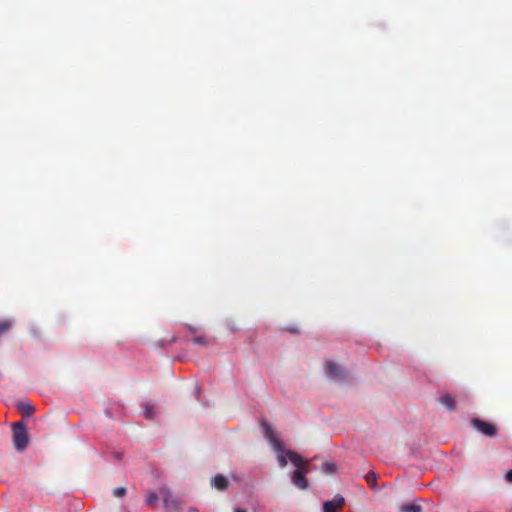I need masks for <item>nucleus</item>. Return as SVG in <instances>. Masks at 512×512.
Wrapping results in <instances>:
<instances>
[{"label":"nucleus","instance_id":"1","mask_svg":"<svg viewBox=\"0 0 512 512\" xmlns=\"http://www.w3.org/2000/svg\"><path fill=\"white\" fill-rule=\"evenodd\" d=\"M288 459L297 467V469L291 475L292 483L301 490H306L309 487V482L306 478V474L310 472L309 460L304 459L297 452L288 450Z\"/></svg>","mask_w":512,"mask_h":512},{"label":"nucleus","instance_id":"21","mask_svg":"<svg viewBox=\"0 0 512 512\" xmlns=\"http://www.w3.org/2000/svg\"><path fill=\"white\" fill-rule=\"evenodd\" d=\"M292 333H298V329H289Z\"/></svg>","mask_w":512,"mask_h":512},{"label":"nucleus","instance_id":"17","mask_svg":"<svg viewBox=\"0 0 512 512\" xmlns=\"http://www.w3.org/2000/svg\"><path fill=\"white\" fill-rule=\"evenodd\" d=\"M113 495L115 497H123L126 495V488L125 487H117L113 490Z\"/></svg>","mask_w":512,"mask_h":512},{"label":"nucleus","instance_id":"3","mask_svg":"<svg viewBox=\"0 0 512 512\" xmlns=\"http://www.w3.org/2000/svg\"><path fill=\"white\" fill-rule=\"evenodd\" d=\"M159 496L162 498L164 507L167 512H180V500L177 496L171 493L168 487H161L159 489Z\"/></svg>","mask_w":512,"mask_h":512},{"label":"nucleus","instance_id":"7","mask_svg":"<svg viewBox=\"0 0 512 512\" xmlns=\"http://www.w3.org/2000/svg\"><path fill=\"white\" fill-rule=\"evenodd\" d=\"M211 485L217 490L224 491L228 488L229 481L225 476L217 474L212 478Z\"/></svg>","mask_w":512,"mask_h":512},{"label":"nucleus","instance_id":"19","mask_svg":"<svg viewBox=\"0 0 512 512\" xmlns=\"http://www.w3.org/2000/svg\"><path fill=\"white\" fill-rule=\"evenodd\" d=\"M505 478L509 483H512V469L506 473Z\"/></svg>","mask_w":512,"mask_h":512},{"label":"nucleus","instance_id":"10","mask_svg":"<svg viewBox=\"0 0 512 512\" xmlns=\"http://www.w3.org/2000/svg\"><path fill=\"white\" fill-rule=\"evenodd\" d=\"M400 512H422V507L418 504H405L400 508Z\"/></svg>","mask_w":512,"mask_h":512},{"label":"nucleus","instance_id":"14","mask_svg":"<svg viewBox=\"0 0 512 512\" xmlns=\"http://www.w3.org/2000/svg\"><path fill=\"white\" fill-rule=\"evenodd\" d=\"M143 409H144V415L147 419L151 420L154 418L155 412H154V408L152 405H150L149 403H145L143 405Z\"/></svg>","mask_w":512,"mask_h":512},{"label":"nucleus","instance_id":"12","mask_svg":"<svg viewBox=\"0 0 512 512\" xmlns=\"http://www.w3.org/2000/svg\"><path fill=\"white\" fill-rule=\"evenodd\" d=\"M322 471L328 475H332L337 471V466L333 462H325L322 465Z\"/></svg>","mask_w":512,"mask_h":512},{"label":"nucleus","instance_id":"18","mask_svg":"<svg viewBox=\"0 0 512 512\" xmlns=\"http://www.w3.org/2000/svg\"><path fill=\"white\" fill-rule=\"evenodd\" d=\"M287 453L284 455V454H279L277 456V460H278V463L281 467H285L287 465Z\"/></svg>","mask_w":512,"mask_h":512},{"label":"nucleus","instance_id":"15","mask_svg":"<svg viewBox=\"0 0 512 512\" xmlns=\"http://www.w3.org/2000/svg\"><path fill=\"white\" fill-rule=\"evenodd\" d=\"M158 498H159L158 494H156L155 492H149L146 495V499H145L146 504L149 506H152L158 501Z\"/></svg>","mask_w":512,"mask_h":512},{"label":"nucleus","instance_id":"5","mask_svg":"<svg viewBox=\"0 0 512 512\" xmlns=\"http://www.w3.org/2000/svg\"><path fill=\"white\" fill-rule=\"evenodd\" d=\"M326 371L329 377L334 380H344L348 375V372L345 368L341 367L333 361L326 363Z\"/></svg>","mask_w":512,"mask_h":512},{"label":"nucleus","instance_id":"11","mask_svg":"<svg viewBox=\"0 0 512 512\" xmlns=\"http://www.w3.org/2000/svg\"><path fill=\"white\" fill-rule=\"evenodd\" d=\"M13 327V321L10 319H3L0 321V336L7 333Z\"/></svg>","mask_w":512,"mask_h":512},{"label":"nucleus","instance_id":"4","mask_svg":"<svg viewBox=\"0 0 512 512\" xmlns=\"http://www.w3.org/2000/svg\"><path fill=\"white\" fill-rule=\"evenodd\" d=\"M471 424L476 430L485 436L494 437L497 434V427L490 422L474 418L471 420Z\"/></svg>","mask_w":512,"mask_h":512},{"label":"nucleus","instance_id":"9","mask_svg":"<svg viewBox=\"0 0 512 512\" xmlns=\"http://www.w3.org/2000/svg\"><path fill=\"white\" fill-rule=\"evenodd\" d=\"M18 409L19 411L24 415V416H29L31 415L33 412H34V407L33 405H31L30 403H25V402H21L18 404Z\"/></svg>","mask_w":512,"mask_h":512},{"label":"nucleus","instance_id":"13","mask_svg":"<svg viewBox=\"0 0 512 512\" xmlns=\"http://www.w3.org/2000/svg\"><path fill=\"white\" fill-rule=\"evenodd\" d=\"M365 480L372 489H376L377 474L374 471H369L365 475Z\"/></svg>","mask_w":512,"mask_h":512},{"label":"nucleus","instance_id":"2","mask_svg":"<svg viewBox=\"0 0 512 512\" xmlns=\"http://www.w3.org/2000/svg\"><path fill=\"white\" fill-rule=\"evenodd\" d=\"M13 444L17 451H24L29 443L27 426L23 422H16L12 426Z\"/></svg>","mask_w":512,"mask_h":512},{"label":"nucleus","instance_id":"8","mask_svg":"<svg viewBox=\"0 0 512 512\" xmlns=\"http://www.w3.org/2000/svg\"><path fill=\"white\" fill-rule=\"evenodd\" d=\"M439 401L442 405L446 406L449 411H454L456 409L455 400L450 394L442 395L439 398Z\"/></svg>","mask_w":512,"mask_h":512},{"label":"nucleus","instance_id":"6","mask_svg":"<svg viewBox=\"0 0 512 512\" xmlns=\"http://www.w3.org/2000/svg\"><path fill=\"white\" fill-rule=\"evenodd\" d=\"M345 505V499L342 495L337 494L330 501H325L323 503V512H338Z\"/></svg>","mask_w":512,"mask_h":512},{"label":"nucleus","instance_id":"16","mask_svg":"<svg viewBox=\"0 0 512 512\" xmlns=\"http://www.w3.org/2000/svg\"><path fill=\"white\" fill-rule=\"evenodd\" d=\"M193 342L198 345L207 346L209 341L204 336H196L193 338Z\"/></svg>","mask_w":512,"mask_h":512},{"label":"nucleus","instance_id":"20","mask_svg":"<svg viewBox=\"0 0 512 512\" xmlns=\"http://www.w3.org/2000/svg\"><path fill=\"white\" fill-rule=\"evenodd\" d=\"M234 512H247L245 509L242 508H235Z\"/></svg>","mask_w":512,"mask_h":512}]
</instances>
